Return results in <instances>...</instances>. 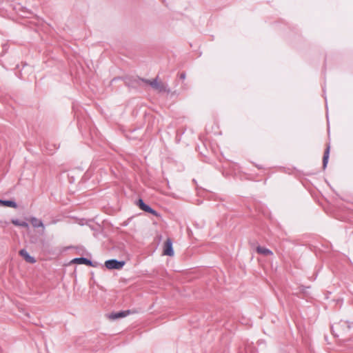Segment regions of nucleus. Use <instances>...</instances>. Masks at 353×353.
Listing matches in <instances>:
<instances>
[{
	"instance_id": "1",
	"label": "nucleus",
	"mask_w": 353,
	"mask_h": 353,
	"mask_svg": "<svg viewBox=\"0 0 353 353\" xmlns=\"http://www.w3.org/2000/svg\"><path fill=\"white\" fill-rule=\"evenodd\" d=\"M140 81L149 84L154 90L158 91L159 92H170V89L168 87L166 84L161 81H159L157 78H155L152 80L140 79Z\"/></svg>"
},
{
	"instance_id": "2",
	"label": "nucleus",
	"mask_w": 353,
	"mask_h": 353,
	"mask_svg": "<svg viewBox=\"0 0 353 353\" xmlns=\"http://www.w3.org/2000/svg\"><path fill=\"white\" fill-rule=\"evenodd\" d=\"M124 265L125 262L123 261H118L117 259L108 260L105 263V267L109 270H120Z\"/></svg>"
},
{
	"instance_id": "3",
	"label": "nucleus",
	"mask_w": 353,
	"mask_h": 353,
	"mask_svg": "<svg viewBox=\"0 0 353 353\" xmlns=\"http://www.w3.org/2000/svg\"><path fill=\"white\" fill-rule=\"evenodd\" d=\"M163 254L166 256H172L174 250L172 248V242L170 239H167L163 245Z\"/></svg>"
},
{
	"instance_id": "4",
	"label": "nucleus",
	"mask_w": 353,
	"mask_h": 353,
	"mask_svg": "<svg viewBox=\"0 0 353 353\" xmlns=\"http://www.w3.org/2000/svg\"><path fill=\"white\" fill-rule=\"evenodd\" d=\"M138 206L142 210L150 213L154 216H158V213L157 211L153 210L152 208H150L149 205H146L142 199H139L137 202Z\"/></svg>"
},
{
	"instance_id": "5",
	"label": "nucleus",
	"mask_w": 353,
	"mask_h": 353,
	"mask_svg": "<svg viewBox=\"0 0 353 353\" xmlns=\"http://www.w3.org/2000/svg\"><path fill=\"white\" fill-rule=\"evenodd\" d=\"M130 310L121 311L118 312L112 313L109 318L112 320H116L118 319L123 318L127 316L130 314Z\"/></svg>"
},
{
	"instance_id": "6",
	"label": "nucleus",
	"mask_w": 353,
	"mask_h": 353,
	"mask_svg": "<svg viewBox=\"0 0 353 353\" xmlns=\"http://www.w3.org/2000/svg\"><path fill=\"white\" fill-rule=\"evenodd\" d=\"M19 254L26 260V262L30 263H34L36 260L33 256H31L28 252L25 250L22 249L19 251Z\"/></svg>"
},
{
	"instance_id": "7",
	"label": "nucleus",
	"mask_w": 353,
	"mask_h": 353,
	"mask_svg": "<svg viewBox=\"0 0 353 353\" xmlns=\"http://www.w3.org/2000/svg\"><path fill=\"white\" fill-rule=\"evenodd\" d=\"M72 263L77 264H85L87 265L92 266V262L84 257L75 258L72 260Z\"/></svg>"
},
{
	"instance_id": "8",
	"label": "nucleus",
	"mask_w": 353,
	"mask_h": 353,
	"mask_svg": "<svg viewBox=\"0 0 353 353\" xmlns=\"http://www.w3.org/2000/svg\"><path fill=\"white\" fill-rule=\"evenodd\" d=\"M30 222L34 228H40L41 227L43 229H44V225H43L42 221L36 217H31L30 219Z\"/></svg>"
},
{
	"instance_id": "9",
	"label": "nucleus",
	"mask_w": 353,
	"mask_h": 353,
	"mask_svg": "<svg viewBox=\"0 0 353 353\" xmlns=\"http://www.w3.org/2000/svg\"><path fill=\"white\" fill-rule=\"evenodd\" d=\"M330 145L327 146V148L325 150L323 157V168L325 169L328 163L329 154H330Z\"/></svg>"
},
{
	"instance_id": "10",
	"label": "nucleus",
	"mask_w": 353,
	"mask_h": 353,
	"mask_svg": "<svg viewBox=\"0 0 353 353\" xmlns=\"http://www.w3.org/2000/svg\"><path fill=\"white\" fill-rule=\"evenodd\" d=\"M256 252L259 254L264 255V256H268V255L272 254V252L270 250L263 248V247H261V246H258L256 248Z\"/></svg>"
},
{
	"instance_id": "11",
	"label": "nucleus",
	"mask_w": 353,
	"mask_h": 353,
	"mask_svg": "<svg viewBox=\"0 0 353 353\" xmlns=\"http://www.w3.org/2000/svg\"><path fill=\"white\" fill-rule=\"evenodd\" d=\"M0 204L4 206L17 208V204L13 201L1 200L0 199Z\"/></svg>"
},
{
	"instance_id": "12",
	"label": "nucleus",
	"mask_w": 353,
	"mask_h": 353,
	"mask_svg": "<svg viewBox=\"0 0 353 353\" xmlns=\"http://www.w3.org/2000/svg\"><path fill=\"white\" fill-rule=\"evenodd\" d=\"M12 223L15 225L21 226L23 228H28V224L25 221H20L18 219H12Z\"/></svg>"
},
{
	"instance_id": "13",
	"label": "nucleus",
	"mask_w": 353,
	"mask_h": 353,
	"mask_svg": "<svg viewBox=\"0 0 353 353\" xmlns=\"http://www.w3.org/2000/svg\"><path fill=\"white\" fill-rule=\"evenodd\" d=\"M179 77L181 79H185V77H186V74L185 72H182L179 74Z\"/></svg>"
}]
</instances>
